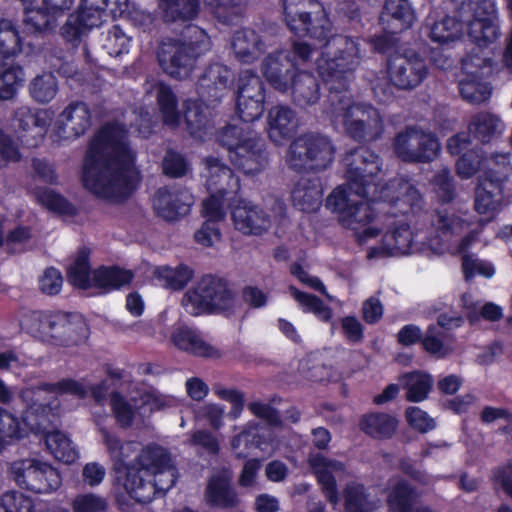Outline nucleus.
<instances>
[{"instance_id":"44","label":"nucleus","mask_w":512,"mask_h":512,"mask_svg":"<svg viewBox=\"0 0 512 512\" xmlns=\"http://www.w3.org/2000/svg\"><path fill=\"white\" fill-rule=\"evenodd\" d=\"M157 104L164 124L175 128L180 123V112L178 110V100L168 85L157 83L155 85Z\"/></svg>"},{"instance_id":"14","label":"nucleus","mask_w":512,"mask_h":512,"mask_svg":"<svg viewBox=\"0 0 512 512\" xmlns=\"http://www.w3.org/2000/svg\"><path fill=\"white\" fill-rule=\"evenodd\" d=\"M10 472L15 483L33 493H50L62 483L59 471L51 464L35 458L14 461Z\"/></svg>"},{"instance_id":"1","label":"nucleus","mask_w":512,"mask_h":512,"mask_svg":"<svg viewBox=\"0 0 512 512\" xmlns=\"http://www.w3.org/2000/svg\"><path fill=\"white\" fill-rule=\"evenodd\" d=\"M136 154L119 123L104 125L90 142L82 173L84 186L99 197L127 198L139 181Z\"/></svg>"},{"instance_id":"13","label":"nucleus","mask_w":512,"mask_h":512,"mask_svg":"<svg viewBox=\"0 0 512 512\" xmlns=\"http://www.w3.org/2000/svg\"><path fill=\"white\" fill-rule=\"evenodd\" d=\"M343 164L347 184L342 185L358 193L377 192L375 177L381 172L382 160L372 150L358 147L346 153Z\"/></svg>"},{"instance_id":"18","label":"nucleus","mask_w":512,"mask_h":512,"mask_svg":"<svg viewBox=\"0 0 512 512\" xmlns=\"http://www.w3.org/2000/svg\"><path fill=\"white\" fill-rule=\"evenodd\" d=\"M44 392L37 386L27 387L20 392V398L26 404V411L23 413L22 419L25 426L35 434H42L44 437L50 430L55 414L48 404L42 403Z\"/></svg>"},{"instance_id":"25","label":"nucleus","mask_w":512,"mask_h":512,"mask_svg":"<svg viewBox=\"0 0 512 512\" xmlns=\"http://www.w3.org/2000/svg\"><path fill=\"white\" fill-rule=\"evenodd\" d=\"M268 45L263 37L251 28L236 30L231 39V49L237 61L252 64L266 51Z\"/></svg>"},{"instance_id":"8","label":"nucleus","mask_w":512,"mask_h":512,"mask_svg":"<svg viewBox=\"0 0 512 512\" xmlns=\"http://www.w3.org/2000/svg\"><path fill=\"white\" fill-rule=\"evenodd\" d=\"M335 147L331 139L320 133H304L290 144L286 164L296 172L323 171L334 160Z\"/></svg>"},{"instance_id":"22","label":"nucleus","mask_w":512,"mask_h":512,"mask_svg":"<svg viewBox=\"0 0 512 512\" xmlns=\"http://www.w3.org/2000/svg\"><path fill=\"white\" fill-rule=\"evenodd\" d=\"M231 214L235 229L243 235H262L272 224L269 214L263 208L245 199L237 201Z\"/></svg>"},{"instance_id":"43","label":"nucleus","mask_w":512,"mask_h":512,"mask_svg":"<svg viewBox=\"0 0 512 512\" xmlns=\"http://www.w3.org/2000/svg\"><path fill=\"white\" fill-rule=\"evenodd\" d=\"M454 337L451 333L431 324L428 326L422 339V345L426 352L437 358H444L453 352Z\"/></svg>"},{"instance_id":"4","label":"nucleus","mask_w":512,"mask_h":512,"mask_svg":"<svg viewBox=\"0 0 512 512\" xmlns=\"http://www.w3.org/2000/svg\"><path fill=\"white\" fill-rule=\"evenodd\" d=\"M211 48L210 37L200 27L189 25L183 40L167 38L161 41L157 57L162 69L171 77L186 78L194 69L196 60Z\"/></svg>"},{"instance_id":"32","label":"nucleus","mask_w":512,"mask_h":512,"mask_svg":"<svg viewBox=\"0 0 512 512\" xmlns=\"http://www.w3.org/2000/svg\"><path fill=\"white\" fill-rule=\"evenodd\" d=\"M414 12L407 0H386L380 16L384 30L397 34L411 27Z\"/></svg>"},{"instance_id":"36","label":"nucleus","mask_w":512,"mask_h":512,"mask_svg":"<svg viewBox=\"0 0 512 512\" xmlns=\"http://www.w3.org/2000/svg\"><path fill=\"white\" fill-rule=\"evenodd\" d=\"M171 341L180 350L195 356L219 358L221 353L215 347L205 342L192 328L182 326L176 328L171 335Z\"/></svg>"},{"instance_id":"29","label":"nucleus","mask_w":512,"mask_h":512,"mask_svg":"<svg viewBox=\"0 0 512 512\" xmlns=\"http://www.w3.org/2000/svg\"><path fill=\"white\" fill-rule=\"evenodd\" d=\"M310 465L315 470L322 491L327 500L334 506L339 502L336 486V475L345 472V466L342 462L326 458L317 454L310 458Z\"/></svg>"},{"instance_id":"49","label":"nucleus","mask_w":512,"mask_h":512,"mask_svg":"<svg viewBox=\"0 0 512 512\" xmlns=\"http://www.w3.org/2000/svg\"><path fill=\"white\" fill-rule=\"evenodd\" d=\"M140 474L146 473L149 476L171 464V459L166 450L160 446H147L137 458Z\"/></svg>"},{"instance_id":"45","label":"nucleus","mask_w":512,"mask_h":512,"mask_svg":"<svg viewBox=\"0 0 512 512\" xmlns=\"http://www.w3.org/2000/svg\"><path fill=\"white\" fill-rule=\"evenodd\" d=\"M399 380L406 391V398L410 402L425 400L433 385L431 376L420 371L406 373Z\"/></svg>"},{"instance_id":"35","label":"nucleus","mask_w":512,"mask_h":512,"mask_svg":"<svg viewBox=\"0 0 512 512\" xmlns=\"http://www.w3.org/2000/svg\"><path fill=\"white\" fill-rule=\"evenodd\" d=\"M161 20L166 24L187 23L200 12V0H158Z\"/></svg>"},{"instance_id":"9","label":"nucleus","mask_w":512,"mask_h":512,"mask_svg":"<svg viewBox=\"0 0 512 512\" xmlns=\"http://www.w3.org/2000/svg\"><path fill=\"white\" fill-rule=\"evenodd\" d=\"M392 148L405 163L426 164L438 157L441 145L433 132L418 125H409L395 135Z\"/></svg>"},{"instance_id":"30","label":"nucleus","mask_w":512,"mask_h":512,"mask_svg":"<svg viewBox=\"0 0 512 512\" xmlns=\"http://www.w3.org/2000/svg\"><path fill=\"white\" fill-rule=\"evenodd\" d=\"M493 170L484 172L475 192V209L480 214L494 212L502 201L504 175L493 178Z\"/></svg>"},{"instance_id":"23","label":"nucleus","mask_w":512,"mask_h":512,"mask_svg":"<svg viewBox=\"0 0 512 512\" xmlns=\"http://www.w3.org/2000/svg\"><path fill=\"white\" fill-rule=\"evenodd\" d=\"M206 187L210 193H219L221 197L236 195L240 190V180L230 167L215 157L205 159Z\"/></svg>"},{"instance_id":"61","label":"nucleus","mask_w":512,"mask_h":512,"mask_svg":"<svg viewBox=\"0 0 512 512\" xmlns=\"http://www.w3.org/2000/svg\"><path fill=\"white\" fill-rule=\"evenodd\" d=\"M130 39L123 30L115 25L105 34L102 41V48L112 57H118L128 52Z\"/></svg>"},{"instance_id":"58","label":"nucleus","mask_w":512,"mask_h":512,"mask_svg":"<svg viewBox=\"0 0 512 512\" xmlns=\"http://www.w3.org/2000/svg\"><path fill=\"white\" fill-rule=\"evenodd\" d=\"M24 23L33 32H47L53 30L56 25V15L51 11L43 9H26Z\"/></svg>"},{"instance_id":"21","label":"nucleus","mask_w":512,"mask_h":512,"mask_svg":"<svg viewBox=\"0 0 512 512\" xmlns=\"http://www.w3.org/2000/svg\"><path fill=\"white\" fill-rule=\"evenodd\" d=\"M230 162L245 175H256L268 165V154L264 140L257 133L251 135L244 144L233 150L229 156Z\"/></svg>"},{"instance_id":"5","label":"nucleus","mask_w":512,"mask_h":512,"mask_svg":"<svg viewBox=\"0 0 512 512\" xmlns=\"http://www.w3.org/2000/svg\"><path fill=\"white\" fill-rule=\"evenodd\" d=\"M429 70L425 60L417 54L411 56L395 55L387 61V75L371 73L367 75L374 97L381 103L393 99V87L410 91L418 87L428 76Z\"/></svg>"},{"instance_id":"20","label":"nucleus","mask_w":512,"mask_h":512,"mask_svg":"<svg viewBox=\"0 0 512 512\" xmlns=\"http://www.w3.org/2000/svg\"><path fill=\"white\" fill-rule=\"evenodd\" d=\"M386 215L382 225L389 230L383 235L381 246L371 251V256L381 252L388 256L407 255L413 252L414 236L409 225Z\"/></svg>"},{"instance_id":"41","label":"nucleus","mask_w":512,"mask_h":512,"mask_svg":"<svg viewBox=\"0 0 512 512\" xmlns=\"http://www.w3.org/2000/svg\"><path fill=\"white\" fill-rule=\"evenodd\" d=\"M397 425V419L387 413L366 414L360 420L361 430L376 439L392 437Z\"/></svg>"},{"instance_id":"54","label":"nucleus","mask_w":512,"mask_h":512,"mask_svg":"<svg viewBox=\"0 0 512 512\" xmlns=\"http://www.w3.org/2000/svg\"><path fill=\"white\" fill-rule=\"evenodd\" d=\"M184 108V119L187 130L192 136H198L209 124L206 108L197 100H187L184 103Z\"/></svg>"},{"instance_id":"12","label":"nucleus","mask_w":512,"mask_h":512,"mask_svg":"<svg viewBox=\"0 0 512 512\" xmlns=\"http://www.w3.org/2000/svg\"><path fill=\"white\" fill-rule=\"evenodd\" d=\"M495 12L491 0H461L458 14L463 23V30L478 46H486L499 36V29L493 20Z\"/></svg>"},{"instance_id":"31","label":"nucleus","mask_w":512,"mask_h":512,"mask_svg":"<svg viewBox=\"0 0 512 512\" xmlns=\"http://www.w3.org/2000/svg\"><path fill=\"white\" fill-rule=\"evenodd\" d=\"M60 131L64 138H77L91 125V114L84 102L70 103L60 114Z\"/></svg>"},{"instance_id":"64","label":"nucleus","mask_w":512,"mask_h":512,"mask_svg":"<svg viewBox=\"0 0 512 512\" xmlns=\"http://www.w3.org/2000/svg\"><path fill=\"white\" fill-rule=\"evenodd\" d=\"M33 502L16 491L6 492L0 497V512H32Z\"/></svg>"},{"instance_id":"42","label":"nucleus","mask_w":512,"mask_h":512,"mask_svg":"<svg viewBox=\"0 0 512 512\" xmlns=\"http://www.w3.org/2000/svg\"><path fill=\"white\" fill-rule=\"evenodd\" d=\"M266 443V437L262 433V427L257 422H248L242 431L235 435L231 441V447L238 457H246L253 448L262 449Z\"/></svg>"},{"instance_id":"33","label":"nucleus","mask_w":512,"mask_h":512,"mask_svg":"<svg viewBox=\"0 0 512 512\" xmlns=\"http://www.w3.org/2000/svg\"><path fill=\"white\" fill-rule=\"evenodd\" d=\"M268 135L276 144L290 138L297 130L296 113L290 107L277 105L268 112Z\"/></svg>"},{"instance_id":"60","label":"nucleus","mask_w":512,"mask_h":512,"mask_svg":"<svg viewBox=\"0 0 512 512\" xmlns=\"http://www.w3.org/2000/svg\"><path fill=\"white\" fill-rule=\"evenodd\" d=\"M25 73L20 66H12L0 75V100H11L24 82Z\"/></svg>"},{"instance_id":"57","label":"nucleus","mask_w":512,"mask_h":512,"mask_svg":"<svg viewBox=\"0 0 512 512\" xmlns=\"http://www.w3.org/2000/svg\"><path fill=\"white\" fill-rule=\"evenodd\" d=\"M255 133L248 126L227 125L218 132L217 141L227 149L230 156L233 150L244 144Z\"/></svg>"},{"instance_id":"52","label":"nucleus","mask_w":512,"mask_h":512,"mask_svg":"<svg viewBox=\"0 0 512 512\" xmlns=\"http://www.w3.org/2000/svg\"><path fill=\"white\" fill-rule=\"evenodd\" d=\"M154 276L162 286L180 290L192 279L193 271L185 265H179L176 268L163 266L154 270Z\"/></svg>"},{"instance_id":"3","label":"nucleus","mask_w":512,"mask_h":512,"mask_svg":"<svg viewBox=\"0 0 512 512\" xmlns=\"http://www.w3.org/2000/svg\"><path fill=\"white\" fill-rule=\"evenodd\" d=\"M375 192L358 193L350 191L343 186L335 188L326 200L327 208L338 213L340 224L355 231L359 240L364 241L377 236L381 229L378 226H370L371 223L383 222L386 214L382 213L378 206Z\"/></svg>"},{"instance_id":"47","label":"nucleus","mask_w":512,"mask_h":512,"mask_svg":"<svg viewBox=\"0 0 512 512\" xmlns=\"http://www.w3.org/2000/svg\"><path fill=\"white\" fill-rule=\"evenodd\" d=\"M125 489L135 501L139 503H149L158 493L154 483L151 480L144 479L140 471L131 468L128 469L125 481Z\"/></svg>"},{"instance_id":"39","label":"nucleus","mask_w":512,"mask_h":512,"mask_svg":"<svg viewBox=\"0 0 512 512\" xmlns=\"http://www.w3.org/2000/svg\"><path fill=\"white\" fill-rule=\"evenodd\" d=\"M295 207L303 212L316 211L322 202V188L317 179H301L292 190Z\"/></svg>"},{"instance_id":"51","label":"nucleus","mask_w":512,"mask_h":512,"mask_svg":"<svg viewBox=\"0 0 512 512\" xmlns=\"http://www.w3.org/2000/svg\"><path fill=\"white\" fill-rule=\"evenodd\" d=\"M13 125L21 131L38 128L42 133L49 125L47 112L45 110H33L29 106H20L14 112Z\"/></svg>"},{"instance_id":"56","label":"nucleus","mask_w":512,"mask_h":512,"mask_svg":"<svg viewBox=\"0 0 512 512\" xmlns=\"http://www.w3.org/2000/svg\"><path fill=\"white\" fill-rule=\"evenodd\" d=\"M293 298L300 304L305 312L315 314L320 320L328 322L332 317V310L315 295L298 290L294 286L289 287Z\"/></svg>"},{"instance_id":"34","label":"nucleus","mask_w":512,"mask_h":512,"mask_svg":"<svg viewBox=\"0 0 512 512\" xmlns=\"http://www.w3.org/2000/svg\"><path fill=\"white\" fill-rule=\"evenodd\" d=\"M468 131L471 136L481 143H490L503 134L505 123L495 113L480 111L471 117Z\"/></svg>"},{"instance_id":"62","label":"nucleus","mask_w":512,"mask_h":512,"mask_svg":"<svg viewBox=\"0 0 512 512\" xmlns=\"http://www.w3.org/2000/svg\"><path fill=\"white\" fill-rule=\"evenodd\" d=\"M36 199L48 210L59 214L72 215L75 210L71 203L51 189L38 190L36 192Z\"/></svg>"},{"instance_id":"38","label":"nucleus","mask_w":512,"mask_h":512,"mask_svg":"<svg viewBox=\"0 0 512 512\" xmlns=\"http://www.w3.org/2000/svg\"><path fill=\"white\" fill-rule=\"evenodd\" d=\"M426 27L430 39L439 44L453 42L463 35V23L458 11L455 16L445 15L440 19L431 14L427 17Z\"/></svg>"},{"instance_id":"11","label":"nucleus","mask_w":512,"mask_h":512,"mask_svg":"<svg viewBox=\"0 0 512 512\" xmlns=\"http://www.w3.org/2000/svg\"><path fill=\"white\" fill-rule=\"evenodd\" d=\"M67 278L69 283L82 289L94 286L112 290L130 284L134 278V273L131 270L115 266L100 267L93 272L91 277L88 252L80 250L77 258L68 269Z\"/></svg>"},{"instance_id":"28","label":"nucleus","mask_w":512,"mask_h":512,"mask_svg":"<svg viewBox=\"0 0 512 512\" xmlns=\"http://www.w3.org/2000/svg\"><path fill=\"white\" fill-rule=\"evenodd\" d=\"M233 80L231 69L221 63L210 64L199 79V94L208 101H219Z\"/></svg>"},{"instance_id":"19","label":"nucleus","mask_w":512,"mask_h":512,"mask_svg":"<svg viewBox=\"0 0 512 512\" xmlns=\"http://www.w3.org/2000/svg\"><path fill=\"white\" fill-rule=\"evenodd\" d=\"M156 214L167 221L187 215L194 204L192 193L183 187H160L152 199Z\"/></svg>"},{"instance_id":"2","label":"nucleus","mask_w":512,"mask_h":512,"mask_svg":"<svg viewBox=\"0 0 512 512\" xmlns=\"http://www.w3.org/2000/svg\"><path fill=\"white\" fill-rule=\"evenodd\" d=\"M324 113L333 125H341L350 138L360 143L376 141L384 132V120L378 109L355 101L348 89L334 84L324 103Z\"/></svg>"},{"instance_id":"40","label":"nucleus","mask_w":512,"mask_h":512,"mask_svg":"<svg viewBox=\"0 0 512 512\" xmlns=\"http://www.w3.org/2000/svg\"><path fill=\"white\" fill-rule=\"evenodd\" d=\"M211 14L226 25L236 24L244 15L248 0H203Z\"/></svg>"},{"instance_id":"50","label":"nucleus","mask_w":512,"mask_h":512,"mask_svg":"<svg viewBox=\"0 0 512 512\" xmlns=\"http://www.w3.org/2000/svg\"><path fill=\"white\" fill-rule=\"evenodd\" d=\"M21 38L12 21L0 19V68L4 61L20 53Z\"/></svg>"},{"instance_id":"53","label":"nucleus","mask_w":512,"mask_h":512,"mask_svg":"<svg viewBox=\"0 0 512 512\" xmlns=\"http://www.w3.org/2000/svg\"><path fill=\"white\" fill-rule=\"evenodd\" d=\"M58 92V81L52 73L37 75L29 84L33 100L45 104L53 100Z\"/></svg>"},{"instance_id":"24","label":"nucleus","mask_w":512,"mask_h":512,"mask_svg":"<svg viewBox=\"0 0 512 512\" xmlns=\"http://www.w3.org/2000/svg\"><path fill=\"white\" fill-rule=\"evenodd\" d=\"M261 69L267 81L275 89L281 92L289 89L295 70L290 53L279 50L268 54L262 62Z\"/></svg>"},{"instance_id":"48","label":"nucleus","mask_w":512,"mask_h":512,"mask_svg":"<svg viewBox=\"0 0 512 512\" xmlns=\"http://www.w3.org/2000/svg\"><path fill=\"white\" fill-rule=\"evenodd\" d=\"M346 510L348 512H373L378 507V500L370 498L363 485L347 484L344 490Z\"/></svg>"},{"instance_id":"55","label":"nucleus","mask_w":512,"mask_h":512,"mask_svg":"<svg viewBox=\"0 0 512 512\" xmlns=\"http://www.w3.org/2000/svg\"><path fill=\"white\" fill-rule=\"evenodd\" d=\"M415 491L405 480H399L391 489L388 504L392 512H410Z\"/></svg>"},{"instance_id":"6","label":"nucleus","mask_w":512,"mask_h":512,"mask_svg":"<svg viewBox=\"0 0 512 512\" xmlns=\"http://www.w3.org/2000/svg\"><path fill=\"white\" fill-rule=\"evenodd\" d=\"M325 40L323 54L327 59L319 67L329 85V91L332 84L340 89H348L363 57L359 39L339 34L327 36Z\"/></svg>"},{"instance_id":"17","label":"nucleus","mask_w":512,"mask_h":512,"mask_svg":"<svg viewBox=\"0 0 512 512\" xmlns=\"http://www.w3.org/2000/svg\"><path fill=\"white\" fill-rule=\"evenodd\" d=\"M265 86L261 78L247 70L239 79L237 112L243 122H253L264 112Z\"/></svg>"},{"instance_id":"63","label":"nucleus","mask_w":512,"mask_h":512,"mask_svg":"<svg viewBox=\"0 0 512 512\" xmlns=\"http://www.w3.org/2000/svg\"><path fill=\"white\" fill-rule=\"evenodd\" d=\"M73 512H107L108 501L95 493H83L75 496L71 503Z\"/></svg>"},{"instance_id":"7","label":"nucleus","mask_w":512,"mask_h":512,"mask_svg":"<svg viewBox=\"0 0 512 512\" xmlns=\"http://www.w3.org/2000/svg\"><path fill=\"white\" fill-rule=\"evenodd\" d=\"M182 305L193 316L212 312L231 313L236 307V297L225 279L205 275L184 294Z\"/></svg>"},{"instance_id":"15","label":"nucleus","mask_w":512,"mask_h":512,"mask_svg":"<svg viewBox=\"0 0 512 512\" xmlns=\"http://www.w3.org/2000/svg\"><path fill=\"white\" fill-rule=\"evenodd\" d=\"M375 194L373 200H377L380 206L378 209L392 217L414 213L422 207V197L418 189L410 180L403 177L390 180Z\"/></svg>"},{"instance_id":"16","label":"nucleus","mask_w":512,"mask_h":512,"mask_svg":"<svg viewBox=\"0 0 512 512\" xmlns=\"http://www.w3.org/2000/svg\"><path fill=\"white\" fill-rule=\"evenodd\" d=\"M461 64L464 77L459 80L458 88L462 99L472 105L488 101L492 87L482 77L491 72L492 60L474 54L464 57Z\"/></svg>"},{"instance_id":"10","label":"nucleus","mask_w":512,"mask_h":512,"mask_svg":"<svg viewBox=\"0 0 512 512\" xmlns=\"http://www.w3.org/2000/svg\"><path fill=\"white\" fill-rule=\"evenodd\" d=\"M284 18L289 29L297 35L324 41L330 31L322 5L316 0H284Z\"/></svg>"},{"instance_id":"59","label":"nucleus","mask_w":512,"mask_h":512,"mask_svg":"<svg viewBox=\"0 0 512 512\" xmlns=\"http://www.w3.org/2000/svg\"><path fill=\"white\" fill-rule=\"evenodd\" d=\"M438 233H440L441 242L446 243L454 234H460L466 229V223L455 215H447L437 212L432 219Z\"/></svg>"},{"instance_id":"37","label":"nucleus","mask_w":512,"mask_h":512,"mask_svg":"<svg viewBox=\"0 0 512 512\" xmlns=\"http://www.w3.org/2000/svg\"><path fill=\"white\" fill-rule=\"evenodd\" d=\"M292 100L295 105L305 108L316 104L320 99V83L317 77L308 72L294 75L290 81Z\"/></svg>"},{"instance_id":"46","label":"nucleus","mask_w":512,"mask_h":512,"mask_svg":"<svg viewBox=\"0 0 512 512\" xmlns=\"http://www.w3.org/2000/svg\"><path fill=\"white\" fill-rule=\"evenodd\" d=\"M49 452L55 459L64 463H73L78 458V451L69 437L61 431H52L44 437Z\"/></svg>"},{"instance_id":"27","label":"nucleus","mask_w":512,"mask_h":512,"mask_svg":"<svg viewBox=\"0 0 512 512\" xmlns=\"http://www.w3.org/2000/svg\"><path fill=\"white\" fill-rule=\"evenodd\" d=\"M43 340L52 341L56 345H75L82 337L79 331L86 329L83 321L73 322L66 314H50Z\"/></svg>"},{"instance_id":"26","label":"nucleus","mask_w":512,"mask_h":512,"mask_svg":"<svg viewBox=\"0 0 512 512\" xmlns=\"http://www.w3.org/2000/svg\"><path fill=\"white\" fill-rule=\"evenodd\" d=\"M205 499L210 506L223 509L236 508L240 498L232 486V475L228 471L213 474L205 489Z\"/></svg>"}]
</instances>
